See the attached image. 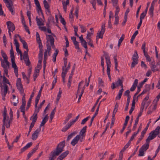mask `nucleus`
Returning a JSON list of instances; mask_svg holds the SVG:
<instances>
[{
  "mask_svg": "<svg viewBox=\"0 0 160 160\" xmlns=\"http://www.w3.org/2000/svg\"><path fill=\"white\" fill-rule=\"evenodd\" d=\"M73 43L75 45V48L77 49L80 50V49L79 47V42L77 41L76 42H74Z\"/></svg>",
  "mask_w": 160,
  "mask_h": 160,
  "instance_id": "obj_56",
  "label": "nucleus"
},
{
  "mask_svg": "<svg viewBox=\"0 0 160 160\" xmlns=\"http://www.w3.org/2000/svg\"><path fill=\"white\" fill-rule=\"evenodd\" d=\"M1 65L3 68L4 75H6V77H8V69L9 68L10 63L8 61H3V60H1Z\"/></svg>",
  "mask_w": 160,
  "mask_h": 160,
  "instance_id": "obj_5",
  "label": "nucleus"
},
{
  "mask_svg": "<svg viewBox=\"0 0 160 160\" xmlns=\"http://www.w3.org/2000/svg\"><path fill=\"white\" fill-rule=\"evenodd\" d=\"M149 142L146 141V143L143 145L140 148L144 151L145 152L149 148Z\"/></svg>",
  "mask_w": 160,
  "mask_h": 160,
  "instance_id": "obj_26",
  "label": "nucleus"
},
{
  "mask_svg": "<svg viewBox=\"0 0 160 160\" xmlns=\"http://www.w3.org/2000/svg\"><path fill=\"white\" fill-rule=\"evenodd\" d=\"M56 111V108H55L53 110L50 114V119L51 120V121H52L54 115L55 114V111Z\"/></svg>",
  "mask_w": 160,
  "mask_h": 160,
  "instance_id": "obj_42",
  "label": "nucleus"
},
{
  "mask_svg": "<svg viewBox=\"0 0 160 160\" xmlns=\"http://www.w3.org/2000/svg\"><path fill=\"white\" fill-rule=\"evenodd\" d=\"M87 126H85L83 127L82 129L80 131L79 134L78 135L80 136V142H82L84 140V137L85 136L84 134L85 133L86 130Z\"/></svg>",
  "mask_w": 160,
  "mask_h": 160,
  "instance_id": "obj_12",
  "label": "nucleus"
},
{
  "mask_svg": "<svg viewBox=\"0 0 160 160\" xmlns=\"http://www.w3.org/2000/svg\"><path fill=\"white\" fill-rule=\"evenodd\" d=\"M26 104L24 103H22V105L20 107L21 111L23 113V116H25V107Z\"/></svg>",
  "mask_w": 160,
  "mask_h": 160,
  "instance_id": "obj_36",
  "label": "nucleus"
},
{
  "mask_svg": "<svg viewBox=\"0 0 160 160\" xmlns=\"http://www.w3.org/2000/svg\"><path fill=\"white\" fill-rule=\"evenodd\" d=\"M38 118V115L36 114H33L30 118V120H32V122L35 123Z\"/></svg>",
  "mask_w": 160,
  "mask_h": 160,
  "instance_id": "obj_32",
  "label": "nucleus"
},
{
  "mask_svg": "<svg viewBox=\"0 0 160 160\" xmlns=\"http://www.w3.org/2000/svg\"><path fill=\"white\" fill-rule=\"evenodd\" d=\"M48 114L46 115L44 118L42 119V120L40 124V128L44 126L46 122L48 121Z\"/></svg>",
  "mask_w": 160,
  "mask_h": 160,
  "instance_id": "obj_25",
  "label": "nucleus"
},
{
  "mask_svg": "<svg viewBox=\"0 0 160 160\" xmlns=\"http://www.w3.org/2000/svg\"><path fill=\"white\" fill-rule=\"evenodd\" d=\"M150 67L152 69V70L153 72H155V71H159L158 69H155L156 68V65L155 64L154 62H152L150 63Z\"/></svg>",
  "mask_w": 160,
  "mask_h": 160,
  "instance_id": "obj_27",
  "label": "nucleus"
},
{
  "mask_svg": "<svg viewBox=\"0 0 160 160\" xmlns=\"http://www.w3.org/2000/svg\"><path fill=\"white\" fill-rule=\"evenodd\" d=\"M37 23L38 25L39 26H43L44 25L43 21L41 18H39L37 17L36 18Z\"/></svg>",
  "mask_w": 160,
  "mask_h": 160,
  "instance_id": "obj_23",
  "label": "nucleus"
},
{
  "mask_svg": "<svg viewBox=\"0 0 160 160\" xmlns=\"http://www.w3.org/2000/svg\"><path fill=\"white\" fill-rule=\"evenodd\" d=\"M12 67L14 69V72L17 77L18 76V68L15 63L14 58H11Z\"/></svg>",
  "mask_w": 160,
  "mask_h": 160,
  "instance_id": "obj_11",
  "label": "nucleus"
},
{
  "mask_svg": "<svg viewBox=\"0 0 160 160\" xmlns=\"http://www.w3.org/2000/svg\"><path fill=\"white\" fill-rule=\"evenodd\" d=\"M138 56L136 51H135L134 54L132 56V60L138 61Z\"/></svg>",
  "mask_w": 160,
  "mask_h": 160,
  "instance_id": "obj_43",
  "label": "nucleus"
},
{
  "mask_svg": "<svg viewBox=\"0 0 160 160\" xmlns=\"http://www.w3.org/2000/svg\"><path fill=\"white\" fill-rule=\"evenodd\" d=\"M72 114H68V115L66 118V119L64 121L63 124H65L67 123V122L69 121V120L72 118Z\"/></svg>",
  "mask_w": 160,
  "mask_h": 160,
  "instance_id": "obj_41",
  "label": "nucleus"
},
{
  "mask_svg": "<svg viewBox=\"0 0 160 160\" xmlns=\"http://www.w3.org/2000/svg\"><path fill=\"white\" fill-rule=\"evenodd\" d=\"M160 129L159 126H158L154 131H152L149 133V136L146 139V141L149 143V142L150 140L155 138L159 133V130Z\"/></svg>",
  "mask_w": 160,
  "mask_h": 160,
  "instance_id": "obj_4",
  "label": "nucleus"
},
{
  "mask_svg": "<svg viewBox=\"0 0 160 160\" xmlns=\"http://www.w3.org/2000/svg\"><path fill=\"white\" fill-rule=\"evenodd\" d=\"M68 154V151H67L65 152L62 153L61 155H60L61 157H62L63 158H65L67 155Z\"/></svg>",
  "mask_w": 160,
  "mask_h": 160,
  "instance_id": "obj_62",
  "label": "nucleus"
},
{
  "mask_svg": "<svg viewBox=\"0 0 160 160\" xmlns=\"http://www.w3.org/2000/svg\"><path fill=\"white\" fill-rule=\"evenodd\" d=\"M100 105V103H99L98 105V107L97 108V109L96 110V111L95 112L94 114V115L93 116L92 118L91 119H92V120H94V118H95V117L98 114V110H99V107Z\"/></svg>",
  "mask_w": 160,
  "mask_h": 160,
  "instance_id": "obj_46",
  "label": "nucleus"
},
{
  "mask_svg": "<svg viewBox=\"0 0 160 160\" xmlns=\"http://www.w3.org/2000/svg\"><path fill=\"white\" fill-rule=\"evenodd\" d=\"M5 76H6V75H4V76H3V81L4 84L6 85V84H9V82L8 80L5 77Z\"/></svg>",
  "mask_w": 160,
  "mask_h": 160,
  "instance_id": "obj_38",
  "label": "nucleus"
},
{
  "mask_svg": "<svg viewBox=\"0 0 160 160\" xmlns=\"http://www.w3.org/2000/svg\"><path fill=\"white\" fill-rule=\"evenodd\" d=\"M43 87L42 86L41 87L40 89L38 94L36 97L35 101V106L36 108L38 104L39 100L40 99V97L41 96V92L42 90Z\"/></svg>",
  "mask_w": 160,
  "mask_h": 160,
  "instance_id": "obj_17",
  "label": "nucleus"
},
{
  "mask_svg": "<svg viewBox=\"0 0 160 160\" xmlns=\"http://www.w3.org/2000/svg\"><path fill=\"white\" fill-rule=\"evenodd\" d=\"M8 28V30L12 32L15 29V26L14 24L10 21H8L7 23Z\"/></svg>",
  "mask_w": 160,
  "mask_h": 160,
  "instance_id": "obj_14",
  "label": "nucleus"
},
{
  "mask_svg": "<svg viewBox=\"0 0 160 160\" xmlns=\"http://www.w3.org/2000/svg\"><path fill=\"white\" fill-rule=\"evenodd\" d=\"M65 141L60 142L58 145L56 150L54 151L51 156L49 158V160H54L55 156L58 155L62 151L65 146Z\"/></svg>",
  "mask_w": 160,
  "mask_h": 160,
  "instance_id": "obj_1",
  "label": "nucleus"
},
{
  "mask_svg": "<svg viewBox=\"0 0 160 160\" xmlns=\"http://www.w3.org/2000/svg\"><path fill=\"white\" fill-rule=\"evenodd\" d=\"M17 37H18L19 38L20 41L22 43L23 45V48L25 49L26 50H28V48L27 44V42H25V41L23 40L21 37L19 35L16 34L15 35V38H17Z\"/></svg>",
  "mask_w": 160,
  "mask_h": 160,
  "instance_id": "obj_15",
  "label": "nucleus"
},
{
  "mask_svg": "<svg viewBox=\"0 0 160 160\" xmlns=\"http://www.w3.org/2000/svg\"><path fill=\"white\" fill-rule=\"evenodd\" d=\"M71 127L70 125H69L68 124H67V125L65 126L62 129V131L63 132H65L68 129Z\"/></svg>",
  "mask_w": 160,
  "mask_h": 160,
  "instance_id": "obj_52",
  "label": "nucleus"
},
{
  "mask_svg": "<svg viewBox=\"0 0 160 160\" xmlns=\"http://www.w3.org/2000/svg\"><path fill=\"white\" fill-rule=\"evenodd\" d=\"M79 27L81 29V32L82 33L85 32L86 31V27L83 25L79 24Z\"/></svg>",
  "mask_w": 160,
  "mask_h": 160,
  "instance_id": "obj_44",
  "label": "nucleus"
},
{
  "mask_svg": "<svg viewBox=\"0 0 160 160\" xmlns=\"http://www.w3.org/2000/svg\"><path fill=\"white\" fill-rule=\"evenodd\" d=\"M154 1H153L151 4V6L149 9V13L150 17H152L153 16V10L154 9V6L153 4Z\"/></svg>",
  "mask_w": 160,
  "mask_h": 160,
  "instance_id": "obj_22",
  "label": "nucleus"
},
{
  "mask_svg": "<svg viewBox=\"0 0 160 160\" xmlns=\"http://www.w3.org/2000/svg\"><path fill=\"white\" fill-rule=\"evenodd\" d=\"M60 88L59 89V91L58 93V94L57 95V98H56V100H57V103H58V102L60 99L61 97V94L62 93V91L61 90H60Z\"/></svg>",
  "mask_w": 160,
  "mask_h": 160,
  "instance_id": "obj_37",
  "label": "nucleus"
},
{
  "mask_svg": "<svg viewBox=\"0 0 160 160\" xmlns=\"http://www.w3.org/2000/svg\"><path fill=\"white\" fill-rule=\"evenodd\" d=\"M113 59L114 61V63H115V68L116 70H117V67L118 65V61L117 60V57L116 56H115L113 57Z\"/></svg>",
  "mask_w": 160,
  "mask_h": 160,
  "instance_id": "obj_48",
  "label": "nucleus"
},
{
  "mask_svg": "<svg viewBox=\"0 0 160 160\" xmlns=\"http://www.w3.org/2000/svg\"><path fill=\"white\" fill-rule=\"evenodd\" d=\"M6 3V6L9 10L11 12L12 15H14L15 12L14 10V7L12 1L11 0H3Z\"/></svg>",
  "mask_w": 160,
  "mask_h": 160,
  "instance_id": "obj_6",
  "label": "nucleus"
},
{
  "mask_svg": "<svg viewBox=\"0 0 160 160\" xmlns=\"http://www.w3.org/2000/svg\"><path fill=\"white\" fill-rule=\"evenodd\" d=\"M41 129L40 128L37 129L33 133L32 135V139L33 140H35L37 139L38 138V135L39 132L41 131Z\"/></svg>",
  "mask_w": 160,
  "mask_h": 160,
  "instance_id": "obj_13",
  "label": "nucleus"
},
{
  "mask_svg": "<svg viewBox=\"0 0 160 160\" xmlns=\"http://www.w3.org/2000/svg\"><path fill=\"white\" fill-rule=\"evenodd\" d=\"M22 75L23 79L27 80L28 83H29V78L27 76H26L25 73L24 72H22Z\"/></svg>",
  "mask_w": 160,
  "mask_h": 160,
  "instance_id": "obj_55",
  "label": "nucleus"
},
{
  "mask_svg": "<svg viewBox=\"0 0 160 160\" xmlns=\"http://www.w3.org/2000/svg\"><path fill=\"white\" fill-rule=\"evenodd\" d=\"M80 137L78 135H77L72 140L71 142V144L73 146H74L77 143H78V142L79 140L80 142Z\"/></svg>",
  "mask_w": 160,
  "mask_h": 160,
  "instance_id": "obj_20",
  "label": "nucleus"
},
{
  "mask_svg": "<svg viewBox=\"0 0 160 160\" xmlns=\"http://www.w3.org/2000/svg\"><path fill=\"white\" fill-rule=\"evenodd\" d=\"M93 34V33H90L89 32H88V33L86 36V38L88 40H91V36Z\"/></svg>",
  "mask_w": 160,
  "mask_h": 160,
  "instance_id": "obj_57",
  "label": "nucleus"
},
{
  "mask_svg": "<svg viewBox=\"0 0 160 160\" xmlns=\"http://www.w3.org/2000/svg\"><path fill=\"white\" fill-rule=\"evenodd\" d=\"M36 91V89L34 87L33 91L32 92V94H31L30 98L28 100V103H27V109H28V108H29L30 107V104L32 100V98L34 97V94H35V92Z\"/></svg>",
  "mask_w": 160,
  "mask_h": 160,
  "instance_id": "obj_19",
  "label": "nucleus"
},
{
  "mask_svg": "<svg viewBox=\"0 0 160 160\" xmlns=\"http://www.w3.org/2000/svg\"><path fill=\"white\" fill-rule=\"evenodd\" d=\"M114 83L115 84V85L117 87L120 86L122 88H123V85L122 84V81L120 79H118L115 82H114Z\"/></svg>",
  "mask_w": 160,
  "mask_h": 160,
  "instance_id": "obj_28",
  "label": "nucleus"
},
{
  "mask_svg": "<svg viewBox=\"0 0 160 160\" xmlns=\"http://www.w3.org/2000/svg\"><path fill=\"white\" fill-rule=\"evenodd\" d=\"M90 3L92 4L93 8L95 10L96 9V2L95 0H91L90 1Z\"/></svg>",
  "mask_w": 160,
  "mask_h": 160,
  "instance_id": "obj_47",
  "label": "nucleus"
},
{
  "mask_svg": "<svg viewBox=\"0 0 160 160\" xmlns=\"http://www.w3.org/2000/svg\"><path fill=\"white\" fill-rule=\"evenodd\" d=\"M138 63V61L133 60L132 63L131 64V68H134L135 66Z\"/></svg>",
  "mask_w": 160,
  "mask_h": 160,
  "instance_id": "obj_63",
  "label": "nucleus"
},
{
  "mask_svg": "<svg viewBox=\"0 0 160 160\" xmlns=\"http://www.w3.org/2000/svg\"><path fill=\"white\" fill-rule=\"evenodd\" d=\"M23 58L27 66H29L30 64V62L29 59L28 55H23Z\"/></svg>",
  "mask_w": 160,
  "mask_h": 160,
  "instance_id": "obj_31",
  "label": "nucleus"
},
{
  "mask_svg": "<svg viewBox=\"0 0 160 160\" xmlns=\"http://www.w3.org/2000/svg\"><path fill=\"white\" fill-rule=\"evenodd\" d=\"M46 39L47 40L46 46L47 47V45L48 44L49 47H50V48L51 49V46L48 43V42H50L51 45L52 46V48H54L55 46L54 43V39L52 36L51 35H47Z\"/></svg>",
  "mask_w": 160,
  "mask_h": 160,
  "instance_id": "obj_8",
  "label": "nucleus"
},
{
  "mask_svg": "<svg viewBox=\"0 0 160 160\" xmlns=\"http://www.w3.org/2000/svg\"><path fill=\"white\" fill-rule=\"evenodd\" d=\"M123 91V88H122L118 92V93L116 97V99L117 100H120L121 98V97L122 95V93Z\"/></svg>",
  "mask_w": 160,
  "mask_h": 160,
  "instance_id": "obj_30",
  "label": "nucleus"
},
{
  "mask_svg": "<svg viewBox=\"0 0 160 160\" xmlns=\"http://www.w3.org/2000/svg\"><path fill=\"white\" fill-rule=\"evenodd\" d=\"M51 48L48 44L47 45V49H45V51L44 53V57L43 60V72L44 73L45 69V68L46 66V60L48 57V56H50L51 54Z\"/></svg>",
  "mask_w": 160,
  "mask_h": 160,
  "instance_id": "obj_3",
  "label": "nucleus"
},
{
  "mask_svg": "<svg viewBox=\"0 0 160 160\" xmlns=\"http://www.w3.org/2000/svg\"><path fill=\"white\" fill-rule=\"evenodd\" d=\"M105 57L106 61L107 67H111L110 59L109 57L108 56V54H105Z\"/></svg>",
  "mask_w": 160,
  "mask_h": 160,
  "instance_id": "obj_21",
  "label": "nucleus"
},
{
  "mask_svg": "<svg viewBox=\"0 0 160 160\" xmlns=\"http://www.w3.org/2000/svg\"><path fill=\"white\" fill-rule=\"evenodd\" d=\"M10 54L11 58H14V54L12 48L10 51Z\"/></svg>",
  "mask_w": 160,
  "mask_h": 160,
  "instance_id": "obj_60",
  "label": "nucleus"
},
{
  "mask_svg": "<svg viewBox=\"0 0 160 160\" xmlns=\"http://www.w3.org/2000/svg\"><path fill=\"white\" fill-rule=\"evenodd\" d=\"M84 82L81 81L79 84L78 86V89L77 91V93L76 95V98L78 97V102H80L82 95L84 92V90L85 89V86L82 87Z\"/></svg>",
  "mask_w": 160,
  "mask_h": 160,
  "instance_id": "obj_2",
  "label": "nucleus"
},
{
  "mask_svg": "<svg viewBox=\"0 0 160 160\" xmlns=\"http://www.w3.org/2000/svg\"><path fill=\"white\" fill-rule=\"evenodd\" d=\"M1 53L2 56L3 58V61H6V60L8 61V58L7 55L5 53V52H4V51L3 50H2L1 51Z\"/></svg>",
  "mask_w": 160,
  "mask_h": 160,
  "instance_id": "obj_33",
  "label": "nucleus"
},
{
  "mask_svg": "<svg viewBox=\"0 0 160 160\" xmlns=\"http://www.w3.org/2000/svg\"><path fill=\"white\" fill-rule=\"evenodd\" d=\"M58 50L57 49L55 51V52L53 54V55L52 56L53 58V62H55L56 61V57L58 54Z\"/></svg>",
  "mask_w": 160,
  "mask_h": 160,
  "instance_id": "obj_40",
  "label": "nucleus"
},
{
  "mask_svg": "<svg viewBox=\"0 0 160 160\" xmlns=\"http://www.w3.org/2000/svg\"><path fill=\"white\" fill-rule=\"evenodd\" d=\"M148 10V7L146 8L145 11L143 12L140 16V20H142V19H144V17H145L146 13H147V11Z\"/></svg>",
  "mask_w": 160,
  "mask_h": 160,
  "instance_id": "obj_29",
  "label": "nucleus"
},
{
  "mask_svg": "<svg viewBox=\"0 0 160 160\" xmlns=\"http://www.w3.org/2000/svg\"><path fill=\"white\" fill-rule=\"evenodd\" d=\"M69 69H68V68H65L64 66H63L62 68V75H66Z\"/></svg>",
  "mask_w": 160,
  "mask_h": 160,
  "instance_id": "obj_34",
  "label": "nucleus"
},
{
  "mask_svg": "<svg viewBox=\"0 0 160 160\" xmlns=\"http://www.w3.org/2000/svg\"><path fill=\"white\" fill-rule=\"evenodd\" d=\"M145 152V151H144L140 148L139 150V153L138 156L140 157L143 156L144 155Z\"/></svg>",
  "mask_w": 160,
  "mask_h": 160,
  "instance_id": "obj_49",
  "label": "nucleus"
},
{
  "mask_svg": "<svg viewBox=\"0 0 160 160\" xmlns=\"http://www.w3.org/2000/svg\"><path fill=\"white\" fill-rule=\"evenodd\" d=\"M116 10L115 12L114 16H118V14L119 12V8L118 6H116Z\"/></svg>",
  "mask_w": 160,
  "mask_h": 160,
  "instance_id": "obj_61",
  "label": "nucleus"
},
{
  "mask_svg": "<svg viewBox=\"0 0 160 160\" xmlns=\"http://www.w3.org/2000/svg\"><path fill=\"white\" fill-rule=\"evenodd\" d=\"M105 23H102L101 27V30L100 31H98L97 33L96 36V39L98 38H102L103 34L105 31Z\"/></svg>",
  "mask_w": 160,
  "mask_h": 160,
  "instance_id": "obj_7",
  "label": "nucleus"
},
{
  "mask_svg": "<svg viewBox=\"0 0 160 160\" xmlns=\"http://www.w3.org/2000/svg\"><path fill=\"white\" fill-rule=\"evenodd\" d=\"M17 86L18 89L21 93L23 92L24 91L22 85L21 83V79L20 78H18L17 81Z\"/></svg>",
  "mask_w": 160,
  "mask_h": 160,
  "instance_id": "obj_10",
  "label": "nucleus"
},
{
  "mask_svg": "<svg viewBox=\"0 0 160 160\" xmlns=\"http://www.w3.org/2000/svg\"><path fill=\"white\" fill-rule=\"evenodd\" d=\"M144 108V107H143L142 108V106H141L140 110L139 113L138 114V116L136 118V119L135 120H138V121H139V117L141 116L142 114V113L143 111V109Z\"/></svg>",
  "mask_w": 160,
  "mask_h": 160,
  "instance_id": "obj_39",
  "label": "nucleus"
},
{
  "mask_svg": "<svg viewBox=\"0 0 160 160\" xmlns=\"http://www.w3.org/2000/svg\"><path fill=\"white\" fill-rule=\"evenodd\" d=\"M11 102L13 104L14 106H16L18 102V99H16V96L14 95H12V98L11 101Z\"/></svg>",
  "mask_w": 160,
  "mask_h": 160,
  "instance_id": "obj_24",
  "label": "nucleus"
},
{
  "mask_svg": "<svg viewBox=\"0 0 160 160\" xmlns=\"http://www.w3.org/2000/svg\"><path fill=\"white\" fill-rule=\"evenodd\" d=\"M13 119L8 118H3L2 124L5 126L6 128H10V125L12 123Z\"/></svg>",
  "mask_w": 160,
  "mask_h": 160,
  "instance_id": "obj_9",
  "label": "nucleus"
},
{
  "mask_svg": "<svg viewBox=\"0 0 160 160\" xmlns=\"http://www.w3.org/2000/svg\"><path fill=\"white\" fill-rule=\"evenodd\" d=\"M35 4L37 7V10L38 13H41L42 14H43L42 10L41 9V7L40 6L39 2L38 0H34Z\"/></svg>",
  "mask_w": 160,
  "mask_h": 160,
  "instance_id": "obj_16",
  "label": "nucleus"
},
{
  "mask_svg": "<svg viewBox=\"0 0 160 160\" xmlns=\"http://www.w3.org/2000/svg\"><path fill=\"white\" fill-rule=\"evenodd\" d=\"M14 44L16 47V51L17 52V53H19L20 55H21V54H22V53L21 50L19 49V44L18 42L15 38H14Z\"/></svg>",
  "mask_w": 160,
  "mask_h": 160,
  "instance_id": "obj_18",
  "label": "nucleus"
},
{
  "mask_svg": "<svg viewBox=\"0 0 160 160\" xmlns=\"http://www.w3.org/2000/svg\"><path fill=\"white\" fill-rule=\"evenodd\" d=\"M149 98V96H147L146 97H145V98L143 100L142 103H141V106L144 107L146 103V102L147 101H148Z\"/></svg>",
  "mask_w": 160,
  "mask_h": 160,
  "instance_id": "obj_35",
  "label": "nucleus"
},
{
  "mask_svg": "<svg viewBox=\"0 0 160 160\" xmlns=\"http://www.w3.org/2000/svg\"><path fill=\"white\" fill-rule=\"evenodd\" d=\"M130 91L129 90H127L124 93V95L125 96H127L128 97V100H129V99L130 98V96L129 95Z\"/></svg>",
  "mask_w": 160,
  "mask_h": 160,
  "instance_id": "obj_45",
  "label": "nucleus"
},
{
  "mask_svg": "<svg viewBox=\"0 0 160 160\" xmlns=\"http://www.w3.org/2000/svg\"><path fill=\"white\" fill-rule=\"evenodd\" d=\"M145 57L146 58V60L147 61L151 62V59L150 56L148 55V54L146 53L144 54Z\"/></svg>",
  "mask_w": 160,
  "mask_h": 160,
  "instance_id": "obj_54",
  "label": "nucleus"
},
{
  "mask_svg": "<svg viewBox=\"0 0 160 160\" xmlns=\"http://www.w3.org/2000/svg\"><path fill=\"white\" fill-rule=\"evenodd\" d=\"M98 84L99 87H102L103 86V82L102 79L98 78Z\"/></svg>",
  "mask_w": 160,
  "mask_h": 160,
  "instance_id": "obj_50",
  "label": "nucleus"
},
{
  "mask_svg": "<svg viewBox=\"0 0 160 160\" xmlns=\"http://www.w3.org/2000/svg\"><path fill=\"white\" fill-rule=\"evenodd\" d=\"M118 102H116V103L115 106H114V108L113 111V112H114V113H116L117 112L118 108Z\"/></svg>",
  "mask_w": 160,
  "mask_h": 160,
  "instance_id": "obj_59",
  "label": "nucleus"
},
{
  "mask_svg": "<svg viewBox=\"0 0 160 160\" xmlns=\"http://www.w3.org/2000/svg\"><path fill=\"white\" fill-rule=\"evenodd\" d=\"M138 120H135V123L134 125V126L133 127L132 130L133 131L135 130L137 128V125L138 123Z\"/></svg>",
  "mask_w": 160,
  "mask_h": 160,
  "instance_id": "obj_58",
  "label": "nucleus"
},
{
  "mask_svg": "<svg viewBox=\"0 0 160 160\" xmlns=\"http://www.w3.org/2000/svg\"><path fill=\"white\" fill-rule=\"evenodd\" d=\"M89 117H88L83 119L81 122V124L82 125L84 124L85 122L89 119Z\"/></svg>",
  "mask_w": 160,
  "mask_h": 160,
  "instance_id": "obj_64",
  "label": "nucleus"
},
{
  "mask_svg": "<svg viewBox=\"0 0 160 160\" xmlns=\"http://www.w3.org/2000/svg\"><path fill=\"white\" fill-rule=\"evenodd\" d=\"M36 39L38 43H40L41 41L40 39V36L38 32H36Z\"/></svg>",
  "mask_w": 160,
  "mask_h": 160,
  "instance_id": "obj_53",
  "label": "nucleus"
},
{
  "mask_svg": "<svg viewBox=\"0 0 160 160\" xmlns=\"http://www.w3.org/2000/svg\"><path fill=\"white\" fill-rule=\"evenodd\" d=\"M43 5L45 8H50V6L46 0H44Z\"/></svg>",
  "mask_w": 160,
  "mask_h": 160,
  "instance_id": "obj_51",
  "label": "nucleus"
}]
</instances>
